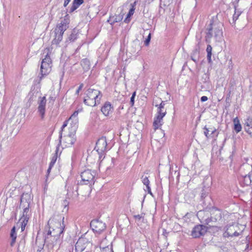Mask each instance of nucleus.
<instances>
[{"label": "nucleus", "instance_id": "f257e3e1", "mask_svg": "<svg viewBox=\"0 0 252 252\" xmlns=\"http://www.w3.org/2000/svg\"><path fill=\"white\" fill-rule=\"evenodd\" d=\"M64 217L62 215L53 216L48 221L49 230L45 238V242L48 243L50 237H54L57 239V237L63 233L65 224L63 223Z\"/></svg>", "mask_w": 252, "mask_h": 252}, {"label": "nucleus", "instance_id": "f03ea898", "mask_svg": "<svg viewBox=\"0 0 252 252\" xmlns=\"http://www.w3.org/2000/svg\"><path fill=\"white\" fill-rule=\"evenodd\" d=\"M223 24L220 22L218 16H213L206 29L205 39L207 42H210L214 36L217 41H220L222 37Z\"/></svg>", "mask_w": 252, "mask_h": 252}, {"label": "nucleus", "instance_id": "7ed1b4c3", "mask_svg": "<svg viewBox=\"0 0 252 252\" xmlns=\"http://www.w3.org/2000/svg\"><path fill=\"white\" fill-rule=\"evenodd\" d=\"M68 15L66 14L64 19L62 20L61 22L57 25L55 29V37L52 41V45H58L63 39V36L64 32L68 28V24L69 23V19L68 18Z\"/></svg>", "mask_w": 252, "mask_h": 252}, {"label": "nucleus", "instance_id": "20e7f679", "mask_svg": "<svg viewBox=\"0 0 252 252\" xmlns=\"http://www.w3.org/2000/svg\"><path fill=\"white\" fill-rule=\"evenodd\" d=\"M86 96L84 99L85 104L90 106H95L100 103L102 94L100 91L92 89H89L86 93Z\"/></svg>", "mask_w": 252, "mask_h": 252}, {"label": "nucleus", "instance_id": "39448f33", "mask_svg": "<svg viewBox=\"0 0 252 252\" xmlns=\"http://www.w3.org/2000/svg\"><path fill=\"white\" fill-rule=\"evenodd\" d=\"M47 51V54L44 59H42L41 66L40 72L41 76L40 77V79L45 75L48 74L51 70L52 61L49 55V49L46 48L45 51Z\"/></svg>", "mask_w": 252, "mask_h": 252}, {"label": "nucleus", "instance_id": "423d86ee", "mask_svg": "<svg viewBox=\"0 0 252 252\" xmlns=\"http://www.w3.org/2000/svg\"><path fill=\"white\" fill-rule=\"evenodd\" d=\"M96 176V172L94 170L90 169L85 170L81 174L82 182L85 185H89L92 186L95 182V177Z\"/></svg>", "mask_w": 252, "mask_h": 252}, {"label": "nucleus", "instance_id": "0eeeda50", "mask_svg": "<svg viewBox=\"0 0 252 252\" xmlns=\"http://www.w3.org/2000/svg\"><path fill=\"white\" fill-rule=\"evenodd\" d=\"M166 114V109L165 108L158 107L157 116L155 118L153 122V126L155 129H158L162 125L163 118Z\"/></svg>", "mask_w": 252, "mask_h": 252}, {"label": "nucleus", "instance_id": "6e6552de", "mask_svg": "<svg viewBox=\"0 0 252 252\" xmlns=\"http://www.w3.org/2000/svg\"><path fill=\"white\" fill-rule=\"evenodd\" d=\"M90 226L93 231L100 234L105 230L106 226L105 223L98 220H94L91 221Z\"/></svg>", "mask_w": 252, "mask_h": 252}, {"label": "nucleus", "instance_id": "1a4fd4ad", "mask_svg": "<svg viewBox=\"0 0 252 252\" xmlns=\"http://www.w3.org/2000/svg\"><path fill=\"white\" fill-rule=\"evenodd\" d=\"M208 229V227L205 225L198 224L193 227L191 235L193 238H199L204 235Z\"/></svg>", "mask_w": 252, "mask_h": 252}, {"label": "nucleus", "instance_id": "9d476101", "mask_svg": "<svg viewBox=\"0 0 252 252\" xmlns=\"http://www.w3.org/2000/svg\"><path fill=\"white\" fill-rule=\"evenodd\" d=\"M212 212L211 215H214L215 217L211 216L204 220L205 223L210 226H213V223L216 222L218 219L221 218V213L219 210L215 209L213 210Z\"/></svg>", "mask_w": 252, "mask_h": 252}, {"label": "nucleus", "instance_id": "9b49d317", "mask_svg": "<svg viewBox=\"0 0 252 252\" xmlns=\"http://www.w3.org/2000/svg\"><path fill=\"white\" fill-rule=\"evenodd\" d=\"M107 143L106 137L102 136L100 138L96 143L95 149L98 153H102L107 151Z\"/></svg>", "mask_w": 252, "mask_h": 252}, {"label": "nucleus", "instance_id": "f8f14e48", "mask_svg": "<svg viewBox=\"0 0 252 252\" xmlns=\"http://www.w3.org/2000/svg\"><path fill=\"white\" fill-rule=\"evenodd\" d=\"M38 112L39 113L41 119H43L44 118L45 113V106L46 104V97H40L38 101Z\"/></svg>", "mask_w": 252, "mask_h": 252}, {"label": "nucleus", "instance_id": "ddd939ff", "mask_svg": "<svg viewBox=\"0 0 252 252\" xmlns=\"http://www.w3.org/2000/svg\"><path fill=\"white\" fill-rule=\"evenodd\" d=\"M76 140V137L74 134H68L64 136L63 142L65 146L69 147L73 145Z\"/></svg>", "mask_w": 252, "mask_h": 252}, {"label": "nucleus", "instance_id": "4468645a", "mask_svg": "<svg viewBox=\"0 0 252 252\" xmlns=\"http://www.w3.org/2000/svg\"><path fill=\"white\" fill-rule=\"evenodd\" d=\"M114 110L113 106L109 102H106L102 107L101 111L106 116L111 114Z\"/></svg>", "mask_w": 252, "mask_h": 252}, {"label": "nucleus", "instance_id": "2eb2a0df", "mask_svg": "<svg viewBox=\"0 0 252 252\" xmlns=\"http://www.w3.org/2000/svg\"><path fill=\"white\" fill-rule=\"evenodd\" d=\"M31 201V198L30 194L28 193H23L21 197L20 207L23 206V205L26 204H29V205H30Z\"/></svg>", "mask_w": 252, "mask_h": 252}, {"label": "nucleus", "instance_id": "dca6fc26", "mask_svg": "<svg viewBox=\"0 0 252 252\" xmlns=\"http://www.w3.org/2000/svg\"><path fill=\"white\" fill-rule=\"evenodd\" d=\"M123 18V15L119 14L115 16H111L107 20L111 25H113L115 23L120 22Z\"/></svg>", "mask_w": 252, "mask_h": 252}, {"label": "nucleus", "instance_id": "f3484780", "mask_svg": "<svg viewBox=\"0 0 252 252\" xmlns=\"http://www.w3.org/2000/svg\"><path fill=\"white\" fill-rule=\"evenodd\" d=\"M21 207L23 208V213L22 217L20 218V220H23V219L29 220L30 215L28 214V213L29 211L30 205H29V204H26Z\"/></svg>", "mask_w": 252, "mask_h": 252}, {"label": "nucleus", "instance_id": "a211bd4d", "mask_svg": "<svg viewBox=\"0 0 252 252\" xmlns=\"http://www.w3.org/2000/svg\"><path fill=\"white\" fill-rule=\"evenodd\" d=\"M84 2V0H74L69 12L72 13Z\"/></svg>", "mask_w": 252, "mask_h": 252}, {"label": "nucleus", "instance_id": "6ab92c4d", "mask_svg": "<svg viewBox=\"0 0 252 252\" xmlns=\"http://www.w3.org/2000/svg\"><path fill=\"white\" fill-rule=\"evenodd\" d=\"M83 240L79 239L75 244V248L77 252H82L85 249V247L83 245Z\"/></svg>", "mask_w": 252, "mask_h": 252}, {"label": "nucleus", "instance_id": "aec40b11", "mask_svg": "<svg viewBox=\"0 0 252 252\" xmlns=\"http://www.w3.org/2000/svg\"><path fill=\"white\" fill-rule=\"evenodd\" d=\"M78 31L76 29H74L72 31L71 34L68 36L66 41L73 42L78 38Z\"/></svg>", "mask_w": 252, "mask_h": 252}, {"label": "nucleus", "instance_id": "412c9836", "mask_svg": "<svg viewBox=\"0 0 252 252\" xmlns=\"http://www.w3.org/2000/svg\"><path fill=\"white\" fill-rule=\"evenodd\" d=\"M81 65L85 71H87L90 68V62L87 58L84 59L81 61Z\"/></svg>", "mask_w": 252, "mask_h": 252}, {"label": "nucleus", "instance_id": "4be33fe9", "mask_svg": "<svg viewBox=\"0 0 252 252\" xmlns=\"http://www.w3.org/2000/svg\"><path fill=\"white\" fill-rule=\"evenodd\" d=\"M233 123L234 124V129L236 133L239 132L242 129V126L238 117H236L234 119Z\"/></svg>", "mask_w": 252, "mask_h": 252}, {"label": "nucleus", "instance_id": "5701e85b", "mask_svg": "<svg viewBox=\"0 0 252 252\" xmlns=\"http://www.w3.org/2000/svg\"><path fill=\"white\" fill-rule=\"evenodd\" d=\"M10 237L12 239L11 243H10V245L11 246H13L15 243L16 239L17 238L15 226H13L11 230Z\"/></svg>", "mask_w": 252, "mask_h": 252}, {"label": "nucleus", "instance_id": "b1692460", "mask_svg": "<svg viewBox=\"0 0 252 252\" xmlns=\"http://www.w3.org/2000/svg\"><path fill=\"white\" fill-rule=\"evenodd\" d=\"M136 4V1L133 2V3L130 4L131 8H130L128 13L127 15V17L125 19V22L127 23L129 22V20H127L128 17H130L131 16H132L133 13L135 10V5Z\"/></svg>", "mask_w": 252, "mask_h": 252}, {"label": "nucleus", "instance_id": "393cba45", "mask_svg": "<svg viewBox=\"0 0 252 252\" xmlns=\"http://www.w3.org/2000/svg\"><path fill=\"white\" fill-rule=\"evenodd\" d=\"M60 145H59V144H58V146L56 147V153L54 154V155L52 157V159H51V162L50 163V164H49V166H50V167H53V166L54 165L55 162L57 161V158H58V152H59V147H60Z\"/></svg>", "mask_w": 252, "mask_h": 252}, {"label": "nucleus", "instance_id": "a878e982", "mask_svg": "<svg viewBox=\"0 0 252 252\" xmlns=\"http://www.w3.org/2000/svg\"><path fill=\"white\" fill-rule=\"evenodd\" d=\"M237 5L234 4V8H235V12L233 16L232 22L230 24L232 25H234L235 24L236 21L238 19L239 16L241 15V12L239 10H237L236 9Z\"/></svg>", "mask_w": 252, "mask_h": 252}, {"label": "nucleus", "instance_id": "bb28decb", "mask_svg": "<svg viewBox=\"0 0 252 252\" xmlns=\"http://www.w3.org/2000/svg\"><path fill=\"white\" fill-rule=\"evenodd\" d=\"M212 47L210 45H208L206 49V52L207 53V58L208 62L209 63H212V61L211 59V56H212Z\"/></svg>", "mask_w": 252, "mask_h": 252}, {"label": "nucleus", "instance_id": "cd10ccee", "mask_svg": "<svg viewBox=\"0 0 252 252\" xmlns=\"http://www.w3.org/2000/svg\"><path fill=\"white\" fill-rule=\"evenodd\" d=\"M74 187H72V189H74ZM75 189L74 191H72V195H71L70 194V191L68 189V192L67 193V195L68 198L72 197V198H77L78 196V193L77 192V187L76 186H75Z\"/></svg>", "mask_w": 252, "mask_h": 252}, {"label": "nucleus", "instance_id": "c85d7f7f", "mask_svg": "<svg viewBox=\"0 0 252 252\" xmlns=\"http://www.w3.org/2000/svg\"><path fill=\"white\" fill-rule=\"evenodd\" d=\"M78 111H75L69 117L68 119V121H72L74 122L75 124L78 123V119L77 118V116L78 115Z\"/></svg>", "mask_w": 252, "mask_h": 252}, {"label": "nucleus", "instance_id": "c756f323", "mask_svg": "<svg viewBox=\"0 0 252 252\" xmlns=\"http://www.w3.org/2000/svg\"><path fill=\"white\" fill-rule=\"evenodd\" d=\"M69 121H68V120L67 121H64L62 127H61V130L60 131L59 145H60L61 144L63 129L65 127H66L67 126L68 122H69Z\"/></svg>", "mask_w": 252, "mask_h": 252}, {"label": "nucleus", "instance_id": "7c9ffc66", "mask_svg": "<svg viewBox=\"0 0 252 252\" xmlns=\"http://www.w3.org/2000/svg\"><path fill=\"white\" fill-rule=\"evenodd\" d=\"M243 178L245 185H249L251 183L252 181L250 174L243 176Z\"/></svg>", "mask_w": 252, "mask_h": 252}, {"label": "nucleus", "instance_id": "2f4dec72", "mask_svg": "<svg viewBox=\"0 0 252 252\" xmlns=\"http://www.w3.org/2000/svg\"><path fill=\"white\" fill-rule=\"evenodd\" d=\"M191 55L194 56H199V46L198 44L196 46L195 49L193 50Z\"/></svg>", "mask_w": 252, "mask_h": 252}, {"label": "nucleus", "instance_id": "473e14b6", "mask_svg": "<svg viewBox=\"0 0 252 252\" xmlns=\"http://www.w3.org/2000/svg\"><path fill=\"white\" fill-rule=\"evenodd\" d=\"M28 220H19V221H21V231H23L25 229V227L27 225V223L28 222Z\"/></svg>", "mask_w": 252, "mask_h": 252}, {"label": "nucleus", "instance_id": "72a5a7b5", "mask_svg": "<svg viewBox=\"0 0 252 252\" xmlns=\"http://www.w3.org/2000/svg\"><path fill=\"white\" fill-rule=\"evenodd\" d=\"M244 126L252 127V119L251 118L249 117L246 120Z\"/></svg>", "mask_w": 252, "mask_h": 252}, {"label": "nucleus", "instance_id": "f704fd0d", "mask_svg": "<svg viewBox=\"0 0 252 252\" xmlns=\"http://www.w3.org/2000/svg\"><path fill=\"white\" fill-rule=\"evenodd\" d=\"M142 183L144 185H145L146 186H148L150 184V181L148 179V178L147 177H143L142 176Z\"/></svg>", "mask_w": 252, "mask_h": 252}, {"label": "nucleus", "instance_id": "c9c22d12", "mask_svg": "<svg viewBox=\"0 0 252 252\" xmlns=\"http://www.w3.org/2000/svg\"><path fill=\"white\" fill-rule=\"evenodd\" d=\"M135 95H136V92L135 91L133 93L132 96L130 98V104L131 106H133L134 105V98H135Z\"/></svg>", "mask_w": 252, "mask_h": 252}, {"label": "nucleus", "instance_id": "e433bc0d", "mask_svg": "<svg viewBox=\"0 0 252 252\" xmlns=\"http://www.w3.org/2000/svg\"><path fill=\"white\" fill-rule=\"evenodd\" d=\"M151 33H149L147 38L146 39V40L144 41V44L146 46H148L149 44V43L151 40Z\"/></svg>", "mask_w": 252, "mask_h": 252}, {"label": "nucleus", "instance_id": "4c0bfd02", "mask_svg": "<svg viewBox=\"0 0 252 252\" xmlns=\"http://www.w3.org/2000/svg\"><path fill=\"white\" fill-rule=\"evenodd\" d=\"M245 131L250 135L252 134V127L244 126Z\"/></svg>", "mask_w": 252, "mask_h": 252}, {"label": "nucleus", "instance_id": "58836bf2", "mask_svg": "<svg viewBox=\"0 0 252 252\" xmlns=\"http://www.w3.org/2000/svg\"><path fill=\"white\" fill-rule=\"evenodd\" d=\"M204 133L205 134V135L206 136V137H207V138H209L210 136V135H209V132L210 131V130L208 129V128L206 127V126H205L204 127Z\"/></svg>", "mask_w": 252, "mask_h": 252}, {"label": "nucleus", "instance_id": "ea45409f", "mask_svg": "<svg viewBox=\"0 0 252 252\" xmlns=\"http://www.w3.org/2000/svg\"><path fill=\"white\" fill-rule=\"evenodd\" d=\"M231 93V91L229 90L228 93L227 94L226 100H225V101L227 103H230L231 101V99H230Z\"/></svg>", "mask_w": 252, "mask_h": 252}, {"label": "nucleus", "instance_id": "a19ab883", "mask_svg": "<svg viewBox=\"0 0 252 252\" xmlns=\"http://www.w3.org/2000/svg\"><path fill=\"white\" fill-rule=\"evenodd\" d=\"M165 104V101H161V103L159 104H156L155 106L157 107L164 108Z\"/></svg>", "mask_w": 252, "mask_h": 252}, {"label": "nucleus", "instance_id": "79ce46f5", "mask_svg": "<svg viewBox=\"0 0 252 252\" xmlns=\"http://www.w3.org/2000/svg\"><path fill=\"white\" fill-rule=\"evenodd\" d=\"M198 57L199 56H194L193 55H191V58L195 63H197L198 61Z\"/></svg>", "mask_w": 252, "mask_h": 252}, {"label": "nucleus", "instance_id": "37998d69", "mask_svg": "<svg viewBox=\"0 0 252 252\" xmlns=\"http://www.w3.org/2000/svg\"><path fill=\"white\" fill-rule=\"evenodd\" d=\"M83 86H84V85H83V83H81L80 85V86L78 87V89L76 91V94H79L80 91L83 88Z\"/></svg>", "mask_w": 252, "mask_h": 252}, {"label": "nucleus", "instance_id": "c03bdc74", "mask_svg": "<svg viewBox=\"0 0 252 252\" xmlns=\"http://www.w3.org/2000/svg\"><path fill=\"white\" fill-rule=\"evenodd\" d=\"M144 217L143 216V214H141V215H135L134 216V218L135 219H137L138 220H140L142 218H143Z\"/></svg>", "mask_w": 252, "mask_h": 252}, {"label": "nucleus", "instance_id": "a18cd8bd", "mask_svg": "<svg viewBox=\"0 0 252 252\" xmlns=\"http://www.w3.org/2000/svg\"><path fill=\"white\" fill-rule=\"evenodd\" d=\"M231 234L229 233V232L227 231V230L225 231V232L223 233V236L224 237H231Z\"/></svg>", "mask_w": 252, "mask_h": 252}, {"label": "nucleus", "instance_id": "49530a36", "mask_svg": "<svg viewBox=\"0 0 252 252\" xmlns=\"http://www.w3.org/2000/svg\"><path fill=\"white\" fill-rule=\"evenodd\" d=\"M207 196V193H206L205 192H204V190L202 189L201 192V197L202 198H205Z\"/></svg>", "mask_w": 252, "mask_h": 252}, {"label": "nucleus", "instance_id": "de8ad7c7", "mask_svg": "<svg viewBox=\"0 0 252 252\" xmlns=\"http://www.w3.org/2000/svg\"><path fill=\"white\" fill-rule=\"evenodd\" d=\"M200 100L202 102H204L208 100V97L206 96H203L201 97Z\"/></svg>", "mask_w": 252, "mask_h": 252}, {"label": "nucleus", "instance_id": "09e8293b", "mask_svg": "<svg viewBox=\"0 0 252 252\" xmlns=\"http://www.w3.org/2000/svg\"><path fill=\"white\" fill-rule=\"evenodd\" d=\"M240 235L239 233L237 231H235L233 234H231V237H237Z\"/></svg>", "mask_w": 252, "mask_h": 252}, {"label": "nucleus", "instance_id": "8fccbe9b", "mask_svg": "<svg viewBox=\"0 0 252 252\" xmlns=\"http://www.w3.org/2000/svg\"><path fill=\"white\" fill-rule=\"evenodd\" d=\"M71 0H64V3H63V6L64 7H66L67 4L69 3V2Z\"/></svg>", "mask_w": 252, "mask_h": 252}, {"label": "nucleus", "instance_id": "3c124183", "mask_svg": "<svg viewBox=\"0 0 252 252\" xmlns=\"http://www.w3.org/2000/svg\"><path fill=\"white\" fill-rule=\"evenodd\" d=\"M52 167H50V166H49L48 169H47V177L50 174V173L51 172V169H52Z\"/></svg>", "mask_w": 252, "mask_h": 252}, {"label": "nucleus", "instance_id": "603ef678", "mask_svg": "<svg viewBox=\"0 0 252 252\" xmlns=\"http://www.w3.org/2000/svg\"><path fill=\"white\" fill-rule=\"evenodd\" d=\"M146 188L147 189L148 193H150V194H152L151 190V188H150L149 185H148V186H146Z\"/></svg>", "mask_w": 252, "mask_h": 252}, {"label": "nucleus", "instance_id": "864d4df0", "mask_svg": "<svg viewBox=\"0 0 252 252\" xmlns=\"http://www.w3.org/2000/svg\"><path fill=\"white\" fill-rule=\"evenodd\" d=\"M211 134H213L215 133V132L216 131V129L215 128H214V129L211 130Z\"/></svg>", "mask_w": 252, "mask_h": 252}, {"label": "nucleus", "instance_id": "5fc2aeb1", "mask_svg": "<svg viewBox=\"0 0 252 252\" xmlns=\"http://www.w3.org/2000/svg\"><path fill=\"white\" fill-rule=\"evenodd\" d=\"M63 75H64V72L62 71L61 79H63Z\"/></svg>", "mask_w": 252, "mask_h": 252}, {"label": "nucleus", "instance_id": "6e6d98bb", "mask_svg": "<svg viewBox=\"0 0 252 252\" xmlns=\"http://www.w3.org/2000/svg\"><path fill=\"white\" fill-rule=\"evenodd\" d=\"M111 160H112V162L113 163L114 162V158H111Z\"/></svg>", "mask_w": 252, "mask_h": 252}, {"label": "nucleus", "instance_id": "4d7b16f0", "mask_svg": "<svg viewBox=\"0 0 252 252\" xmlns=\"http://www.w3.org/2000/svg\"><path fill=\"white\" fill-rule=\"evenodd\" d=\"M202 213V212L201 211H200L199 212V213Z\"/></svg>", "mask_w": 252, "mask_h": 252}, {"label": "nucleus", "instance_id": "13d9d810", "mask_svg": "<svg viewBox=\"0 0 252 252\" xmlns=\"http://www.w3.org/2000/svg\"><path fill=\"white\" fill-rule=\"evenodd\" d=\"M236 1H237V3H238L239 0H236Z\"/></svg>", "mask_w": 252, "mask_h": 252}, {"label": "nucleus", "instance_id": "bf43d9fd", "mask_svg": "<svg viewBox=\"0 0 252 252\" xmlns=\"http://www.w3.org/2000/svg\"><path fill=\"white\" fill-rule=\"evenodd\" d=\"M111 252H114V251H113V249H111Z\"/></svg>", "mask_w": 252, "mask_h": 252}]
</instances>
